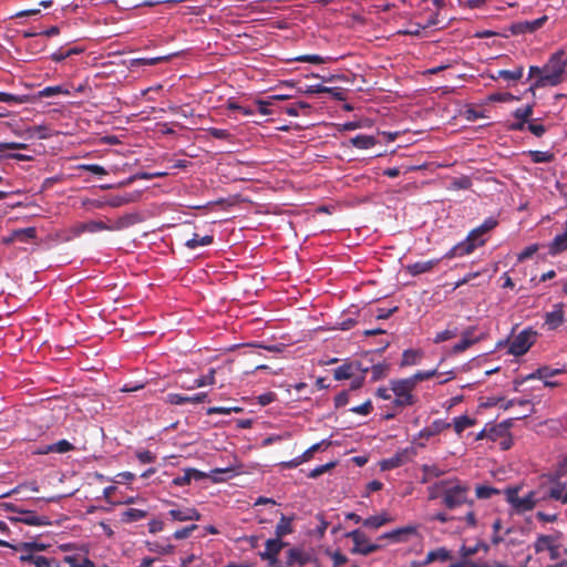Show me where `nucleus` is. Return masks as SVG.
Listing matches in <instances>:
<instances>
[{
  "label": "nucleus",
  "instance_id": "1",
  "mask_svg": "<svg viewBox=\"0 0 567 567\" xmlns=\"http://www.w3.org/2000/svg\"><path fill=\"white\" fill-rule=\"evenodd\" d=\"M429 499L442 497L445 507L454 509L464 504L473 505L470 499V486L457 478L439 481L427 488Z\"/></svg>",
  "mask_w": 567,
  "mask_h": 567
},
{
  "label": "nucleus",
  "instance_id": "2",
  "mask_svg": "<svg viewBox=\"0 0 567 567\" xmlns=\"http://www.w3.org/2000/svg\"><path fill=\"white\" fill-rule=\"evenodd\" d=\"M566 68L567 59L565 51L558 50L554 52L543 65L544 74L535 80L530 85V90L559 85L565 79Z\"/></svg>",
  "mask_w": 567,
  "mask_h": 567
},
{
  "label": "nucleus",
  "instance_id": "3",
  "mask_svg": "<svg viewBox=\"0 0 567 567\" xmlns=\"http://www.w3.org/2000/svg\"><path fill=\"white\" fill-rule=\"evenodd\" d=\"M520 485H514L506 487L503 493L506 502L511 505L514 514H524L535 508L540 498L537 496L536 491H530L526 495L520 496Z\"/></svg>",
  "mask_w": 567,
  "mask_h": 567
},
{
  "label": "nucleus",
  "instance_id": "4",
  "mask_svg": "<svg viewBox=\"0 0 567 567\" xmlns=\"http://www.w3.org/2000/svg\"><path fill=\"white\" fill-rule=\"evenodd\" d=\"M537 332L533 328H526L515 336L511 341L504 340L497 343V348L502 349L507 346V353L514 357H520L528 352V350L536 342Z\"/></svg>",
  "mask_w": 567,
  "mask_h": 567
},
{
  "label": "nucleus",
  "instance_id": "5",
  "mask_svg": "<svg viewBox=\"0 0 567 567\" xmlns=\"http://www.w3.org/2000/svg\"><path fill=\"white\" fill-rule=\"evenodd\" d=\"M390 385L394 395L393 404L395 408L404 409L417 402V396L414 394L415 386L408 378L392 380Z\"/></svg>",
  "mask_w": 567,
  "mask_h": 567
},
{
  "label": "nucleus",
  "instance_id": "6",
  "mask_svg": "<svg viewBox=\"0 0 567 567\" xmlns=\"http://www.w3.org/2000/svg\"><path fill=\"white\" fill-rule=\"evenodd\" d=\"M486 241V235L482 233L477 227L470 231L467 237L451 248L446 254L445 258L452 259L455 257H463L472 254L476 248L482 247Z\"/></svg>",
  "mask_w": 567,
  "mask_h": 567
},
{
  "label": "nucleus",
  "instance_id": "7",
  "mask_svg": "<svg viewBox=\"0 0 567 567\" xmlns=\"http://www.w3.org/2000/svg\"><path fill=\"white\" fill-rule=\"evenodd\" d=\"M419 525L410 524L385 532L378 537V540H388L391 544H404L413 537H419Z\"/></svg>",
  "mask_w": 567,
  "mask_h": 567
},
{
  "label": "nucleus",
  "instance_id": "8",
  "mask_svg": "<svg viewBox=\"0 0 567 567\" xmlns=\"http://www.w3.org/2000/svg\"><path fill=\"white\" fill-rule=\"evenodd\" d=\"M346 537L353 542L351 553L363 556L370 555L382 548V545L370 542L368 536L360 529H354L346 534Z\"/></svg>",
  "mask_w": 567,
  "mask_h": 567
},
{
  "label": "nucleus",
  "instance_id": "9",
  "mask_svg": "<svg viewBox=\"0 0 567 567\" xmlns=\"http://www.w3.org/2000/svg\"><path fill=\"white\" fill-rule=\"evenodd\" d=\"M8 548L19 551V560L23 564L30 565L35 555H39L41 551L45 550L48 545L39 542H23L17 545L10 544Z\"/></svg>",
  "mask_w": 567,
  "mask_h": 567
},
{
  "label": "nucleus",
  "instance_id": "10",
  "mask_svg": "<svg viewBox=\"0 0 567 567\" xmlns=\"http://www.w3.org/2000/svg\"><path fill=\"white\" fill-rule=\"evenodd\" d=\"M534 549L537 554L548 551L551 559H557L559 557L558 537L539 535L534 543Z\"/></svg>",
  "mask_w": 567,
  "mask_h": 567
},
{
  "label": "nucleus",
  "instance_id": "11",
  "mask_svg": "<svg viewBox=\"0 0 567 567\" xmlns=\"http://www.w3.org/2000/svg\"><path fill=\"white\" fill-rule=\"evenodd\" d=\"M451 427V423L446 420L437 419L434 420L430 425L422 429L416 439L421 441H429L431 437L441 434L445 430Z\"/></svg>",
  "mask_w": 567,
  "mask_h": 567
},
{
  "label": "nucleus",
  "instance_id": "12",
  "mask_svg": "<svg viewBox=\"0 0 567 567\" xmlns=\"http://www.w3.org/2000/svg\"><path fill=\"white\" fill-rule=\"evenodd\" d=\"M286 544L275 537L266 542V548L259 555L262 560H267L270 565H275L278 560V555Z\"/></svg>",
  "mask_w": 567,
  "mask_h": 567
},
{
  "label": "nucleus",
  "instance_id": "13",
  "mask_svg": "<svg viewBox=\"0 0 567 567\" xmlns=\"http://www.w3.org/2000/svg\"><path fill=\"white\" fill-rule=\"evenodd\" d=\"M12 520L20 522L30 526H47L50 524L45 516L37 515L31 511H18V516Z\"/></svg>",
  "mask_w": 567,
  "mask_h": 567
},
{
  "label": "nucleus",
  "instance_id": "14",
  "mask_svg": "<svg viewBox=\"0 0 567 567\" xmlns=\"http://www.w3.org/2000/svg\"><path fill=\"white\" fill-rule=\"evenodd\" d=\"M206 400H207V393H205V392L197 393L193 396H185V395H182L178 393H169V394H167L165 402L169 403V404H174V405H182L185 403L197 404V403L205 402Z\"/></svg>",
  "mask_w": 567,
  "mask_h": 567
},
{
  "label": "nucleus",
  "instance_id": "15",
  "mask_svg": "<svg viewBox=\"0 0 567 567\" xmlns=\"http://www.w3.org/2000/svg\"><path fill=\"white\" fill-rule=\"evenodd\" d=\"M547 21V17L543 16L532 21H522L513 24L512 32L514 34L532 33L544 25Z\"/></svg>",
  "mask_w": 567,
  "mask_h": 567
},
{
  "label": "nucleus",
  "instance_id": "16",
  "mask_svg": "<svg viewBox=\"0 0 567 567\" xmlns=\"http://www.w3.org/2000/svg\"><path fill=\"white\" fill-rule=\"evenodd\" d=\"M565 311L563 303H556L554 309L545 315V324L549 330H555L563 324Z\"/></svg>",
  "mask_w": 567,
  "mask_h": 567
},
{
  "label": "nucleus",
  "instance_id": "17",
  "mask_svg": "<svg viewBox=\"0 0 567 567\" xmlns=\"http://www.w3.org/2000/svg\"><path fill=\"white\" fill-rule=\"evenodd\" d=\"M395 518L385 511L363 519L362 525L367 528L379 529L380 527L393 523Z\"/></svg>",
  "mask_w": 567,
  "mask_h": 567
},
{
  "label": "nucleus",
  "instance_id": "18",
  "mask_svg": "<svg viewBox=\"0 0 567 567\" xmlns=\"http://www.w3.org/2000/svg\"><path fill=\"white\" fill-rule=\"evenodd\" d=\"M451 558V551L445 547H440L427 553L422 561L413 563L414 567H425L434 561H446Z\"/></svg>",
  "mask_w": 567,
  "mask_h": 567
},
{
  "label": "nucleus",
  "instance_id": "19",
  "mask_svg": "<svg viewBox=\"0 0 567 567\" xmlns=\"http://www.w3.org/2000/svg\"><path fill=\"white\" fill-rule=\"evenodd\" d=\"M567 250V220L564 224V231L557 234L548 244V254L557 256Z\"/></svg>",
  "mask_w": 567,
  "mask_h": 567
},
{
  "label": "nucleus",
  "instance_id": "20",
  "mask_svg": "<svg viewBox=\"0 0 567 567\" xmlns=\"http://www.w3.org/2000/svg\"><path fill=\"white\" fill-rule=\"evenodd\" d=\"M440 262V259H431L425 261H416L405 266V270L411 276H419L422 274L431 272Z\"/></svg>",
  "mask_w": 567,
  "mask_h": 567
},
{
  "label": "nucleus",
  "instance_id": "21",
  "mask_svg": "<svg viewBox=\"0 0 567 567\" xmlns=\"http://www.w3.org/2000/svg\"><path fill=\"white\" fill-rule=\"evenodd\" d=\"M168 515L175 522L199 520L202 515L194 507H186L183 509H171Z\"/></svg>",
  "mask_w": 567,
  "mask_h": 567
},
{
  "label": "nucleus",
  "instance_id": "22",
  "mask_svg": "<svg viewBox=\"0 0 567 567\" xmlns=\"http://www.w3.org/2000/svg\"><path fill=\"white\" fill-rule=\"evenodd\" d=\"M474 327H470L464 330L461 334V340L453 346V352L460 353L467 350L472 344L478 341L477 338L474 337Z\"/></svg>",
  "mask_w": 567,
  "mask_h": 567
},
{
  "label": "nucleus",
  "instance_id": "23",
  "mask_svg": "<svg viewBox=\"0 0 567 567\" xmlns=\"http://www.w3.org/2000/svg\"><path fill=\"white\" fill-rule=\"evenodd\" d=\"M205 477H206V474L196 468H185L183 475L176 476L173 480V484L175 486H185V485H188L193 480L199 481Z\"/></svg>",
  "mask_w": 567,
  "mask_h": 567
},
{
  "label": "nucleus",
  "instance_id": "24",
  "mask_svg": "<svg viewBox=\"0 0 567 567\" xmlns=\"http://www.w3.org/2000/svg\"><path fill=\"white\" fill-rule=\"evenodd\" d=\"M37 237V229L34 227H27V228H20L16 229L11 233V235L7 238H4V243H13V241H28L30 239H34Z\"/></svg>",
  "mask_w": 567,
  "mask_h": 567
},
{
  "label": "nucleus",
  "instance_id": "25",
  "mask_svg": "<svg viewBox=\"0 0 567 567\" xmlns=\"http://www.w3.org/2000/svg\"><path fill=\"white\" fill-rule=\"evenodd\" d=\"M524 68L522 65L515 68L514 70H499L495 74H491V79L498 80L503 79L507 82H517L523 78Z\"/></svg>",
  "mask_w": 567,
  "mask_h": 567
},
{
  "label": "nucleus",
  "instance_id": "26",
  "mask_svg": "<svg viewBox=\"0 0 567 567\" xmlns=\"http://www.w3.org/2000/svg\"><path fill=\"white\" fill-rule=\"evenodd\" d=\"M293 517H288L286 515H281L280 520L276 526V537L281 539L282 537L293 533L292 526Z\"/></svg>",
  "mask_w": 567,
  "mask_h": 567
},
{
  "label": "nucleus",
  "instance_id": "27",
  "mask_svg": "<svg viewBox=\"0 0 567 567\" xmlns=\"http://www.w3.org/2000/svg\"><path fill=\"white\" fill-rule=\"evenodd\" d=\"M73 450V445L66 441V440H60L56 443L49 444L41 449L38 453L39 454H48V453H66L69 451Z\"/></svg>",
  "mask_w": 567,
  "mask_h": 567
},
{
  "label": "nucleus",
  "instance_id": "28",
  "mask_svg": "<svg viewBox=\"0 0 567 567\" xmlns=\"http://www.w3.org/2000/svg\"><path fill=\"white\" fill-rule=\"evenodd\" d=\"M64 561L70 567H95L93 560H91L86 555L81 554L65 556Z\"/></svg>",
  "mask_w": 567,
  "mask_h": 567
},
{
  "label": "nucleus",
  "instance_id": "29",
  "mask_svg": "<svg viewBox=\"0 0 567 567\" xmlns=\"http://www.w3.org/2000/svg\"><path fill=\"white\" fill-rule=\"evenodd\" d=\"M423 357H424V353L422 350H414V349L404 350L402 353L401 365L402 367L415 365L421 362Z\"/></svg>",
  "mask_w": 567,
  "mask_h": 567
},
{
  "label": "nucleus",
  "instance_id": "30",
  "mask_svg": "<svg viewBox=\"0 0 567 567\" xmlns=\"http://www.w3.org/2000/svg\"><path fill=\"white\" fill-rule=\"evenodd\" d=\"M476 424V419L470 417L467 415H461L453 419L451 426L457 435H461L466 429Z\"/></svg>",
  "mask_w": 567,
  "mask_h": 567
},
{
  "label": "nucleus",
  "instance_id": "31",
  "mask_svg": "<svg viewBox=\"0 0 567 567\" xmlns=\"http://www.w3.org/2000/svg\"><path fill=\"white\" fill-rule=\"evenodd\" d=\"M215 374H216V370L214 368H210L208 370V373L194 380L193 384L190 385H182V388L184 389H187V390H194L196 388H202V386H205V385H213L215 384Z\"/></svg>",
  "mask_w": 567,
  "mask_h": 567
},
{
  "label": "nucleus",
  "instance_id": "32",
  "mask_svg": "<svg viewBox=\"0 0 567 567\" xmlns=\"http://www.w3.org/2000/svg\"><path fill=\"white\" fill-rule=\"evenodd\" d=\"M509 431V424L502 422L499 424H488V440L498 442Z\"/></svg>",
  "mask_w": 567,
  "mask_h": 567
},
{
  "label": "nucleus",
  "instance_id": "33",
  "mask_svg": "<svg viewBox=\"0 0 567 567\" xmlns=\"http://www.w3.org/2000/svg\"><path fill=\"white\" fill-rule=\"evenodd\" d=\"M350 143L357 148L368 150L377 144V140L374 136L360 134L352 137Z\"/></svg>",
  "mask_w": 567,
  "mask_h": 567
},
{
  "label": "nucleus",
  "instance_id": "34",
  "mask_svg": "<svg viewBox=\"0 0 567 567\" xmlns=\"http://www.w3.org/2000/svg\"><path fill=\"white\" fill-rule=\"evenodd\" d=\"M147 516V512L138 508H128L121 515L123 523L138 522Z\"/></svg>",
  "mask_w": 567,
  "mask_h": 567
},
{
  "label": "nucleus",
  "instance_id": "35",
  "mask_svg": "<svg viewBox=\"0 0 567 567\" xmlns=\"http://www.w3.org/2000/svg\"><path fill=\"white\" fill-rule=\"evenodd\" d=\"M32 567H61L60 561L54 557H47L43 555H35L30 564Z\"/></svg>",
  "mask_w": 567,
  "mask_h": 567
},
{
  "label": "nucleus",
  "instance_id": "36",
  "mask_svg": "<svg viewBox=\"0 0 567 567\" xmlns=\"http://www.w3.org/2000/svg\"><path fill=\"white\" fill-rule=\"evenodd\" d=\"M146 547L150 551L158 555H167L173 553L174 546L168 543L147 542Z\"/></svg>",
  "mask_w": 567,
  "mask_h": 567
},
{
  "label": "nucleus",
  "instance_id": "37",
  "mask_svg": "<svg viewBox=\"0 0 567 567\" xmlns=\"http://www.w3.org/2000/svg\"><path fill=\"white\" fill-rule=\"evenodd\" d=\"M70 95L71 91L64 85H55V86H47L43 90L39 91V97H50L54 95Z\"/></svg>",
  "mask_w": 567,
  "mask_h": 567
},
{
  "label": "nucleus",
  "instance_id": "38",
  "mask_svg": "<svg viewBox=\"0 0 567 567\" xmlns=\"http://www.w3.org/2000/svg\"><path fill=\"white\" fill-rule=\"evenodd\" d=\"M310 112V105L306 102H298L285 109V113L289 116L307 115Z\"/></svg>",
  "mask_w": 567,
  "mask_h": 567
},
{
  "label": "nucleus",
  "instance_id": "39",
  "mask_svg": "<svg viewBox=\"0 0 567 567\" xmlns=\"http://www.w3.org/2000/svg\"><path fill=\"white\" fill-rule=\"evenodd\" d=\"M527 155L533 163H550L555 158L554 153L549 151H528Z\"/></svg>",
  "mask_w": 567,
  "mask_h": 567
},
{
  "label": "nucleus",
  "instance_id": "40",
  "mask_svg": "<svg viewBox=\"0 0 567 567\" xmlns=\"http://www.w3.org/2000/svg\"><path fill=\"white\" fill-rule=\"evenodd\" d=\"M213 240H214L213 236L206 235V236L200 237L197 234H195L193 236V238L186 240L185 245L189 249H196L199 246L210 245L213 243Z\"/></svg>",
  "mask_w": 567,
  "mask_h": 567
},
{
  "label": "nucleus",
  "instance_id": "41",
  "mask_svg": "<svg viewBox=\"0 0 567 567\" xmlns=\"http://www.w3.org/2000/svg\"><path fill=\"white\" fill-rule=\"evenodd\" d=\"M354 365L352 363H344L334 370L336 380H347L353 375Z\"/></svg>",
  "mask_w": 567,
  "mask_h": 567
},
{
  "label": "nucleus",
  "instance_id": "42",
  "mask_svg": "<svg viewBox=\"0 0 567 567\" xmlns=\"http://www.w3.org/2000/svg\"><path fill=\"white\" fill-rule=\"evenodd\" d=\"M132 200V197L130 195H116L110 197L104 205H107L110 207H121L123 205L128 204ZM103 204H97L96 207H102Z\"/></svg>",
  "mask_w": 567,
  "mask_h": 567
},
{
  "label": "nucleus",
  "instance_id": "43",
  "mask_svg": "<svg viewBox=\"0 0 567 567\" xmlns=\"http://www.w3.org/2000/svg\"><path fill=\"white\" fill-rule=\"evenodd\" d=\"M307 561V558L305 557V554L302 550L298 548H291L288 551V558H287V565L292 566L295 564L305 565Z\"/></svg>",
  "mask_w": 567,
  "mask_h": 567
},
{
  "label": "nucleus",
  "instance_id": "44",
  "mask_svg": "<svg viewBox=\"0 0 567 567\" xmlns=\"http://www.w3.org/2000/svg\"><path fill=\"white\" fill-rule=\"evenodd\" d=\"M567 483L566 482H556L548 489V497L555 501H560L561 495L566 491Z\"/></svg>",
  "mask_w": 567,
  "mask_h": 567
},
{
  "label": "nucleus",
  "instance_id": "45",
  "mask_svg": "<svg viewBox=\"0 0 567 567\" xmlns=\"http://www.w3.org/2000/svg\"><path fill=\"white\" fill-rule=\"evenodd\" d=\"M28 101L25 95H14L7 92H0V102L8 104H23Z\"/></svg>",
  "mask_w": 567,
  "mask_h": 567
},
{
  "label": "nucleus",
  "instance_id": "46",
  "mask_svg": "<svg viewBox=\"0 0 567 567\" xmlns=\"http://www.w3.org/2000/svg\"><path fill=\"white\" fill-rule=\"evenodd\" d=\"M499 493H501L499 489L491 487V486H486V485H478L475 488V494H476L477 498H481V499L489 498L493 495H497Z\"/></svg>",
  "mask_w": 567,
  "mask_h": 567
},
{
  "label": "nucleus",
  "instance_id": "47",
  "mask_svg": "<svg viewBox=\"0 0 567 567\" xmlns=\"http://www.w3.org/2000/svg\"><path fill=\"white\" fill-rule=\"evenodd\" d=\"M435 374H436V370L435 369L429 370V371H417L416 373H414L413 375H411L408 379L416 388L419 382L424 381V380H429V379L433 378Z\"/></svg>",
  "mask_w": 567,
  "mask_h": 567
},
{
  "label": "nucleus",
  "instance_id": "48",
  "mask_svg": "<svg viewBox=\"0 0 567 567\" xmlns=\"http://www.w3.org/2000/svg\"><path fill=\"white\" fill-rule=\"evenodd\" d=\"M458 334L457 328L454 329H445L443 331H440L435 334L433 342L434 343H441L446 340L453 339Z\"/></svg>",
  "mask_w": 567,
  "mask_h": 567
},
{
  "label": "nucleus",
  "instance_id": "49",
  "mask_svg": "<svg viewBox=\"0 0 567 567\" xmlns=\"http://www.w3.org/2000/svg\"><path fill=\"white\" fill-rule=\"evenodd\" d=\"M337 465L336 461L329 462L327 464H322L319 466H316L313 470H311L308 474L309 478H317L321 476L322 474L327 473L331 468H333Z\"/></svg>",
  "mask_w": 567,
  "mask_h": 567
},
{
  "label": "nucleus",
  "instance_id": "50",
  "mask_svg": "<svg viewBox=\"0 0 567 567\" xmlns=\"http://www.w3.org/2000/svg\"><path fill=\"white\" fill-rule=\"evenodd\" d=\"M538 249H539L538 244H533V245L527 246L517 255V260L522 262V261L530 258L533 255H535L538 251Z\"/></svg>",
  "mask_w": 567,
  "mask_h": 567
},
{
  "label": "nucleus",
  "instance_id": "51",
  "mask_svg": "<svg viewBox=\"0 0 567 567\" xmlns=\"http://www.w3.org/2000/svg\"><path fill=\"white\" fill-rule=\"evenodd\" d=\"M87 233H97V231H101V230H111L113 229L112 227L107 226L105 223L103 221H100V220H91V221H87Z\"/></svg>",
  "mask_w": 567,
  "mask_h": 567
},
{
  "label": "nucleus",
  "instance_id": "52",
  "mask_svg": "<svg viewBox=\"0 0 567 567\" xmlns=\"http://www.w3.org/2000/svg\"><path fill=\"white\" fill-rule=\"evenodd\" d=\"M227 109L231 111H239L246 116H251L255 114V111L250 107H245L239 105L237 102L229 100L227 102Z\"/></svg>",
  "mask_w": 567,
  "mask_h": 567
},
{
  "label": "nucleus",
  "instance_id": "53",
  "mask_svg": "<svg viewBox=\"0 0 567 567\" xmlns=\"http://www.w3.org/2000/svg\"><path fill=\"white\" fill-rule=\"evenodd\" d=\"M295 60L299 61V62H309V63H313V64H321L327 61V59H324L318 54L300 55V56H297Z\"/></svg>",
  "mask_w": 567,
  "mask_h": 567
},
{
  "label": "nucleus",
  "instance_id": "54",
  "mask_svg": "<svg viewBox=\"0 0 567 567\" xmlns=\"http://www.w3.org/2000/svg\"><path fill=\"white\" fill-rule=\"evenodd\" d=\"M240 408H225V406H213L207 410V414H221L229 415L231 412H239Z\"/></svg>",
  "mask_w": 567,
  "mask_h": 567
},
{
  "label": "nucleus",
  "instance_id": "55",
  "mask_svg": "<svg viewBox=\"0 0 567 567\" xmlns=\"http://www.w3.org/2000/svg\"><path fill=\"white\" fill-rule=\"evenodd\" d=\"M533 114V105H525L523 107H518L514 112V116L519 121H527L528 117Z\"/></svg>",
  "mask_w": 567,
  "mask_h": 567
},
{
  "label": "nucleus",
  "instance_id": "56",
  "mask_svg": "<svg viewBox=\"0 0 567 567\" xmlns=\"http://www.w3.org/2000/svg\"><path fill=\"white\" fill-rule=\"evenodd\" d=\"M135 455L143 464L153 463L156 460V456L148 450L137 451Z\"/></svg>",
  "mask_w": 567,
  "mask_h": 567
},
{
  "label": "nucleus",
  "instance_id": "57",
  "mask_svg": "<svg viewBox=\"0 0 567 567\" xmlns=\"http://www.w3.org/2000/svg\"><path fill=\"white\" fill-rule=\"evenodd\" d=\"M401 464H402V457L393 456L391 458L383 460L381 463V468L382 470H392V468L401 466Z\"/></svg>",
  "mask_w": 567,
  "mask_h": 567
},
{
  "label": "nucleus",
  "instance_id": "58",
  "mask_svg": "<svg viewBox=\"0 0 567 567\" xmlns=\"http://www.w3.org/2000/svg\"><path fill=\"white\" fill-rule=\"evenodd\" d=\"M197 529V525L193 524L190 526H187V527H184V528H181V529H177L174 534H173V537L175 539H184V538H187L190 536V534Z\"/></svg>",
  "mask_w": 567,
  "mask_h": 567
},
{
  "label": "nucleus",
  "instance_id": "59",
  "mask_svg": "<svg viewBox=\"0 0 567 567\" xmlns=\"http://www.w3.org/2000/svg\"><path fill=\"white\" fill-rule=\"evenodd\" d=\"M372 409H373L372 402L370 400H368L360 405L353 406L351 409V412L361 414V415H368L371 413Z\"/></svg>",
  "mask_w": 567,
  "mask_h": 567
},
{
  "label": "nucleus",
  "instance_id": "60",
  "mask_svg": "<svg viewBox=\"0 0 567 567\" xmlns=\"http://www.w3.org/2000/svg\"><path fill=\"white\" fill-rule=\"evenodd\" d=\"M81 168L84 171H87L90 173H93L95 175L103 176V175L107 174L106 169L99 164H85V165H81Z\"/></svg>",
  "mask_w": 567,
  "mask_h": 567
},
{
  "label": "nucleus",
  "instance_id": "61",
  "mask_svg": "<svg viewBox=\"0 0 567 567\" xmlns=\"http://www.w3.org/2000/svg\"><path fill=\"white\" fill-rule=\"evenodd\" d=\"M207 132L210 136L218 138V140H227L230 136L229 132L224 128L209 127L207 130Z\"/></svg>",
  "mask_w": 567,
  "mask_h": 567
},
{
  "label": "nucleus",
  "instance_id": "62",
  "mask_svg": "<svg viewBox=\"0 0 567 567\" xmlns=\"http://www.w3.org/2000/svg\"><path fill=\"white\" fill-rule=\"evenodd\" d=\"M256 104L258 106V112L262 115H270L271 111L269 110V106L272 104L270 99L267 100H256Z\"/></svg>",
  "mask_w": 567,
  "mask_h": 567
},
{
  "label": "nucleus",
  "instance_id": "63",
  "mask_svg": "<svg viewBox=\"0 0 567 567\" xmlns=\"http://www.w3.org/2000/svg\"><path fill=\"white\" fill-rule=\"evenodd\" d=\"M567 475V455L560 460L555 468V476L557 478L564 477Z\"/></svg>",
  "mask_w": 567,
  "mask_h": 567
},
{
  "label": "nucleus",
  "instance_id": "64",
  "mask_svg": "<svg viewBox=\"0 0 567 567\" xmlns=\"http://www.w3.org/2000/svg\"><path fill=\"white\" fill-rule=\"evenodd\" d=\"M134 478H135V474H133L132 472H121L115 476L113 482L122 484V483L132 482Z\"/></svg>",
  "mask_w": 567,
  "mask_h": 567
}]
</instances>
